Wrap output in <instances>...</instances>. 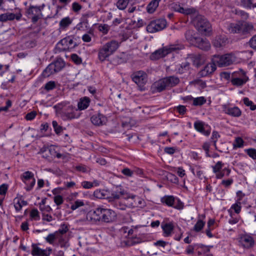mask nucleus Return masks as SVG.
Listing matches in <instances>:
<instances>
[{
    "instance_id": "1",
    "label": "nucleus",
    "mask_w": 256,
    "mask_h": 256,
    "mask_svg": "<svg viewBox=\"0 0 256 256\" xmlns=\"http://www.w3.org/2000/svg\"><path fill=\"white\" fill-rule=\"evenodd\" d=\"M116 218V213L112 210L98 206L90 210L86 214V219L94 224L110 223Z\"/></svg>"
},
{
    "instance_id": "2",
    "label": "nucleus",
    "mask_w": 256,
    "mask_h": 256,
    "mask_svg": "<svg viewBox=\"0 0 256 256\" xmlns=\"http://www.w3.org/2000/svg\"><path fill=\"white\" fill-rule=\"evenodd\" d=\"M56 112H59L64 120L78 118L80 116L79 110L70 104L59 103L54 106Z\"/></svg>"
},
{
    "instance_id": "3",
    "label": "nucleus",
    "mask_w": 256,
    "mask_h": 256,
    "mask_svg": "<svg viewBox=\"0 0 256 256\" xmlns=\"http://www.w3.org/2000/svg\"><path fill=\"white\" fill-rule=\"evenodd\" d=\"M227 30L230 34H238L242 36L250 34L255 31L252 23L238 21L236 23H230L227 26Z\"/></svg>"
},
{
    "instance_id": "4",
    "label": "nucleus",
    "mask_w": 256,
    "mask_h": 256,
    "mask_svg": "<svg viewBox=\"0 0 256 256\" xmlns=\"http://www.w3.org/2000/svg\"><path fill=\"white\" fill-rule=\"evenodd\" d=\"M184 48V46L180 44H170L152 52L150 56L152 60H157L162 58L174 52H178Z\"/></svg>"
},
{
    "instance_id": "5",
    "label": "nucleus",
    "mask_w": 256,
    "mask_h": 256,
    "mask_svg": "<svg viewBox=\"0 0 256 256\" xmlns=\"http://www.w3.org/2000/svg\"><path fill=\"white\" fill-rule=\"evenodd\" d=\"M212 64H232L240 63L239 58L232 52L222 55L214 54L211 58Z\"/></svg>"
},
{
    "instance_id": "6",
    "label": "nucleus",
    "mask_w": 256,
    "mask_h": 256,
    "mask_svg": "<svg viewBox=\"0 0 256 256\" xmlns=\"http://www.w3.org/2000/svg\"><path fill=\"white\" fill-rule=\"evenodd\" d=\"M119 47V43L116 40H112L106 42L100 50L98 58L103 62L110 55L112 54Z\"/></svg>"
},
{
    "instance_id": "7",
    "label": "nucleus",
    "mask_w": 256,
    "mask_h": 256,
    "mask_svg": "<svg viewBox=\"0 0 256 256\" xmlns=\"http://www.w3.org/2000/svg\"><path fill=\"white\" fill-rule=\"evenodd\" d=\"M192 22L196 28L202 34H206L211 32V24L204 16L198 14L193 18Z\"/></svg>"
},
{
    "instance_id": "8",
    "label": "nucleus",
    "mask_w": 256,
    "mask_h": 256,
    "mask_svg": "<svg viewBox=\"0 0 256 256\" xmlns=\"http://www.w3.org/2000/svg\"><path fill=\"white\" fill-rule=\"evenodd\" d=\"M160 202L164 205L172 207L177 210H182L184 208L183 203L173 196L166 195L160 198Z\"/></svg>"
},
{
    "instance_id": "9",
    "label": "nucleus",
    "mask_w": 256,
    "mask_h": 256,
    "mask_svg": "<svg viewBox=\"0 0 256 256\" xmlns=\"http://www.w3.org/2000/svg\"><path fill=\"white\" fill-rule=\"evenodd\" d=\"M248 80V78L246 75V73L242 70L240 72H235L232 74L230 82L236 86H242Z\"/></svg>"
},
{
    "instance_id": "10",
    "label": "nucleus",
    "mask_w": 256,
    "mask_h": 256,
    "mask_svg": "<svg viewBox=\"0 0 256 256\" xmlns=\"http://www.w3.org/2000/svg\"><path fill=\"white\" fill-rule=\"evenodd\" d=\"M132 80L140 88L141 91L144 90V85L147 82L148 76L144 71L140 70L134 72L131 76Z\"/></svg>"
},
{
    "instance_id": "11",
    "label": "nucleus",
    "mask_w": 256,
    "mask_h": 256,
    "mask_svg": "<svg viewBox=\"0 0 256 256\" xmlns=\"http://www.w3.org/2000/svg\"><path fill=\"white\" fill-rule=\"evenodd\" d=\"M167 22L164 18H159L151 21L146 26L147 31L150 33L155 32L165 28Z\"/></svg>"
},
{
    "instance_id": "12",
    "label": "nucleus",
    "mask_w": 256,
    "mask_h": 256,
    "mask_svg": "<svg viewBox=\"0 0 256 256\" xmlns=\"http://www.w3.org/2000/svg\"><path fill=\"white\" fill-rule=\"evenodd\" d=\"M77 46L76 42L70 37L68 36L61 40L56 45V49L59 52L70 50Z\"/></svg>"
},
{
    "instance_id": "13",
    "label": "nucleus",
    "mask_w": 256,
    "mask_h": 256,
    "mask_svg": "<svg viewBox=\"0 0 256 256\" xmlns=\"http://www.w3.org/2000/svg\"><path fill=\"white\" fill-rule=\"evenodd\" d=\"M224 166V163L222 161H218L214 166H212V172L216 174V178L217 179H221L224 176H229L231 170L228 168H224L222 169Z\"/></svg>"
},
{
    "instance_id": "14",
    "label": "nucleus",
    "mask_w": 256,
    "mask_h": 256,
    "mask_svg": "<svg viewBox=\"0 0 256 256\" xmlns=\"http://www.w3.org/2000/svg\"><path fill=\"white\" fill-rule=\"evenodd\" d=\"M221 106L222 111L232 117L239 118L242 116V112L238 106H233L230 103L222 104Z\"/></svg>"
},
{
    "instance_id": "15",
    "label": "nucleus",
    "mask_w": 256,
    "mask_h": 256,
    "mask_svg": "<svg viewBox=\"0 0 256 256\" xmlns=\"http://www.w3.org/2000/svg\"><path fill=\"white\" fill-rule=\"evenodd\" d=\"M20 179L26 184V191L31 190L36 184V180L34 174L30 171H26L20 176Z\"/></svg>"
},
{
    "instance_id": "16",
    "label": "nucleus",
    "mask_w": 256,
    "mask_h": 256,
    "mask_svg": "<svg viewBox=\"0 0 256 256\" xmlns=\"http://www.w3.org/2000/svg\"><path fill=\"white\" fill-rule=\"evenodd\" d=\"M40 243H32V244L31 254L32 256H50L52 253V249L48 247L46 249L40 248Z\"/></svg>"
},
{
    "instance_id": "17",
    "label": "nucleus",
    "mask_w": 256,
    "mask_h": 256,
    "mask_svg": "<svg viewBox=\"0 0 256 256\" xmlns=\"http://www.w3.org/2000/svg\"><path fill=\"white\" fill-rule=\"evenodd\" d=\"M134 198H136V196L134 195H132L127 198H122L120 199H117L114 200L112 202V205L117 209L125 210L128 207L130 208V206H134V204H129L128 202V201L130 200H133Z\"/></svg>"
},
{
    "instance_id": "18",
    "label": "nucleus",
    "mask_w": 256,
    "mask_h": 256,
    "mask_svg": "<svg viewBox=\"0 0 256 256\" xmlns=\"http://www.w3.org/2000/svg\"><path fill=\"white\" fill-rule=\"evenodd\" d=\"M194 129L200 134L208 136L210 134V129L208 125L200 120H197L194 122Z\"/></svg>"
},
{
    "instance_id": "19",
    "label": "nucleus",
    "mask_w": 256,
    "mask_h": 256,
    "mask_svg": "<svg viewBox=\"0 0 256 256\" xmlns=\"http://www.w3.org/2000/svg\"><path fill=\"white\" fill-rule=\"evenodd\" d=\"M205 60L204 56L200 54H188L186 58V64H202L205 62Z\"/></svg>"
},
{
    "instance_id": "20",
    "label": "nucleus",
    "mask_w": 256,
    "mask_h": 256,
    "mask_svg": "<svg viewBox=\"0 0 256 256\" xmlns=\"http://www.w3.org/2000/svg\"><path fill=\"white\" fill-rule=\"evenodd\" d=\"M65 65H48L43 71L42 74L45 77H48L50 75L61 70Z\"/></svg>"
},
{
    "instance_id": "21",
    "label": "nucleus",
    "mask_w": 256,
    "mask_h": 256,
    "mask_svg": "<svg viewBox=\"0 0 256 256\" xmlns=\"http://www.w3.org/2000/svg\"><path fill=\"white\" fill-rule=\"evenodd\" d=\"M239 242L242 246L246 248H251L254 244V238L248 234L242 235L240 238Z\"/></svg>"
},
{
    "instance_id": "22",
    "label": "nucleus",
    "mask_w": 256,
    "mask_h": 256,
    "mask_svg": "<svg viewBox=\"0 0 256 256\" xmlns=\"http://www.w3.org/2000/svg\"><path fill=\"white\" fill-rule=\"evenodd\" d=\"M174 8L176 12L186 16L190 15L195 17L198 14V10L194 8H183L178 5L176 6Z\"/></svg>"
},
{
    "instance_id": "23",
    "label": "nucleus",
    "mask_w": 256,
    "mask_h": 256,
    "mask_svg": "<svg viewBox=\"0 0 256 256\" xmlns=\"http://www.w3.org/2000/svg\"><path fill=\"white\" fill-rule=\"evenodd\" d=\"M90 120L94 125L100 126L106 124L107 118L104 114L98 113L93 115L91 117Z\"/></svg>"
},
{
    "instance_id": "24",
    "label": "nucleus",
    "mask_w": 256,
    "mask_h": 256,
    "mask_svg": "<svg viewBox=\"0 0 256 256\" xmlns=\"http://www.w3.org/2000/svg\"><path fill=\"white\" fill-rule=\"evenodd\" d=\"M161 227L164 237L170 236L174 230V224L172 222H162Z\"/></svg>"
},
{
    "instance_id": "25",
    "label": "nucleus",
    "mask_w": 256,
    "mask_h": 256,
    "mask_svg": "<svg viewBox=\"0 0 256 256\" xmlns=\"http://www.w3.org/2000/svg\"><path fill=\"white\" fill-rule=\"evenodd\" d=\"M199 48L204 50H208L210 48V42L206 38H197L196 42L193 44Z\"/></svg>"
},
{
    "instance_id": "26",
    "label": "nucleus",
    "mask_w": 256,
    "mask_h": 256,
    "mask_svg": "<svg viewBox=\"0 0 256 256\" xmlns=\"http://www.w3.org/2000/svg\"><path fill=\"white\" fill-rule=\"evenodd\" d=\"M22 16V14L20 13L16 14L14 13L6 12L0 15V22H6L8 20H13L14 19L19 20Z\"/></svg>"
},
{
    "instance_id": "27",
    "label": "nucleus",
    "mask_w": 256,
    "mask_h": 256,
    "mask_svg": "<svg viewBox=\"0 0 256 256\" xmlns=\"http://www.w3.org/2000/svg\"><path fill=\"white\" fill-rule=\"evenodd\" d=\"M216 69V65H205L203 69L199 72L201 77H205L212 74Z\"/></svg>"
},
{
    "instance_id": "28",
    "label": "nucleus",
    "mask_w": 256,
    "mask_h": 256,
    "mask_svg": "<svg viewBox=\"0 0 256 256\" xmlns=\"http://www.w3.org/2000/svg\"><path fill=\"white\" fill-rule=\"evenodd\" d=\"M201 166L196 164L190 166V170L194 176H196L198 178L202 180L204 178V171Z\"/></svg>"
},
{
    "instance_id": "29",
    "label": "nucleus",
    "mask_w": 256,
    "mask_h": 256,
    "mask_svg": "<svg viewBox=\"0 0 256 256\" xmlns=\"http://www.w3.org/2000/svg\"><path fill=\"white\" fill-rule=\"evenodd\" d=\"M68 246V238L66 235H57L56 246L67 248Z\"/></svg>"
},
{
    "instance_id": "30",
    "label": "nucleus",
    "mask_w": 256,
    "mask_h": 256,
    "mask_svg": "<svg viewBox=\"0 0 256 256\" xmlns=\"http://www.w3.org/2000/svg\"><path fill=\"white\" fill-rule=\"evenodd\" d=\"M90 102V98L87 96L80 98L78 104V110L80 111L86 109L89 106Z\"/></svg>"
},
{
    "instance_id": "31",
    "label": "nucleus",
    "mask_w": 256,
    "mask_h": 256,
    "mask_svg": "<svg viewBox=\"0 0 256 256\" xmlns=\"http://www.w3.org/2000/svg\"><path fill=\"white\" fill-rule=\"evenodd\" d=\"M154 86L158 92H162L168 88L165 78L155 82Z\"/></svg>"
},
{
    "instance_id": "32",
    "label": "nucleus",
    "mask_w": 256,
    "mask_h": 256,
    "mask_svg": "<svg viewBox=\"0 0 256 256\" xmlns=\"http://www.w3.org/2000/svg\"><path fill=\"white\" fill-rule=\"evenodd\" d=\"M108 191L105 190L97 189L94 192V196L98 199L108 198Z\"/></svg>"
},
{
    "instance_id": "33",
    "label": "nucleus",
    "mask_w": 256,
    "mask_h": 256,
    "mask_svg": "<svg viewBox=\"0 0 256 256\" xmlns=\"http://www.w3.org/2000/svg\"><path fill=\"white\" fill-rule=\"evenodd\" d=\"M161 0H152L146 7L147 12L149 14L154 13L159 5Z\"/></svg>"
},
{
    "instance_id": "34",
    "label": "nucleus",
    "mask_w": 256,
    "mask_h": 256,
    "mask_svg": "<svg viewBox=\"0 0 256 256\" xmlns=\"http://www.w3.org/2000/svg\"><path fill=\"white\" fill-rule=\"evenodd\" d=\"M165 78L166 82L168 88L174 87L177 85L180 82L179 78L176 76H170L166 77Z\"/></svg>"
},
{
    "instance_id": "35",
    "label": "nucleus",
    "mask_w": 256,
    "mask_h": 256,
    "mask_svg": "<svg viewBox=\"0 0 256 256\" xmlns=\"http://www.w3.org/2000/svg\"><path fill=\"white\" fill-rule=\"evenodd\" d=\"M42 8L40 6H30L27 10V13L28 15H36L42 14Z\"/></svg>"
},
{
    "instance_id": "36",
    "label": "nucleus",
    "mask_w": 256,
    "mask_h": 256,
    "mask_svg": "<svg viewBox=\"0 0 256 256\" xmlns=\"http://www.w3.org/2000/svg\"><path fill=\"white\" fill-rule=\"evenodd\" d=\"M226 39L224 37L217 36L214 41V46L216 48H220L225 46Z\"/></svg>"
},
{
    "instance_id": "37",
    "label": "nucleus",
    "mask_w": 256,
    "mask_h": 256,
    "mask_svg": "<svg viewBox=\"0 0 256 256\" xmlns=\"http://www.w3.org/2000/svg\"><path fill=\"white\" fill-rule=\"evenodd\" d=\"M57 234L54 232L48 234L46 237L45 240L48 243L56 246V242Z\"/></svg>"
},
{
    "instance_id": "38",
    "label": "nucleus",
    "mask_w": 256,
    "mask_h": 256,
    "mask_svg": "<svg viewBox=\"0 0 256 256\" xmlns=\"http://www.w3.org/2000/svg\"><path fill=\"white\" fill-rule=\"evenodd\" d=\"M206 222L202 220H198L193 227L192 230L198 232H200L205 226Z\"/></svg>"
},
{
    "instance_id": "39",
    "label": "nucleus",
    "mask_w": 256,
    "mask_h": 256,
    "mask_svg": "<svg viewBox=\"0 0 256 256\" xmlns=\"http://www.w3.org/2000/svg\"><path fill=\"white\" fill-rule=\"evenodd\" d=\"M194 31L192 30H188L185 33V36L186 40L192 44H194L196 40V37L194 36Z\"/></svg>"
},
{
    "instance_id": "40",
    "label": "nucleus",
    "mask_w": 256,
    "mask_h": 256,
    "mask_svg": "<svg viewBox=\"0 0 256 256\" xmlns=\"http://www.w3.org/2000/svg\"><path fill=\"white\" fill-rule=\"evenodd\" d=\"M190 99H193V105L195 106H202L206 102V99L204 96L193 98L190 96Z\"/></svg>"
},
{
    "instance_id": "41",
    "label": "nucleus",
    "mask_w": 256,
    "mask_h": 256,
    "mask_svg": "<svg viewBox=\"0 0 256 256\" xmlns=\"http://www.w3.org/2000/svg\"><path fill=\"white\" fill-rule=\"evenodd\" d=\"M68 230V224H62L60 225V228L55 232L57 235H66V232Z\"/></svg>"
},
{
    "instance_id": "42",
    "label": "nucleus",
    "mask_w": 256,
    "mask_h": 256,
    "mask_svg": "<svg viewBox=\"0 0 256 256\" xmlns=\"http://www.w3.org/2000/svg\"><path fill=\"white\" fill-rule=\"evenodd\" d=\"M244 140L240 137H236L233 143V148L234 149L236 148H240L244 146Z\"/></svg>"
},
{
    "instance_id": "43",
    "label": "nucleus",
    "mask_w": 256,
    "mask_h": 256,
    "mask_svg": "<svg viewBox=\"0 0 256 256\" xmlns=\"http://www.w3.org/2000/svg\"><path fill=\"white\" fill-rule=\"evenodd\" d=\"M30 218L34 220H39L40 218L38 210L36 208L32 209L30 212Z\"/></svg>"
},
{
    "instance_id": "44",
    "label": "nucleus",
    "mask_w": 256,
    "mask_h": 256,
    "mask_svg": "<svg viewBox=\"0 0 256 256\" xmlns=\"http://www.w3.org/2000/svg\"><path fill=\"white\" fill-rule=\"evenodd\" d=\"M243 102L246 106H250V108L252 110H256V104H255L252 101L250 100L248 98H244Z\"/></svg>"
},
{
    "instance_id": "45",
    "label": "nucleus",
    "mask_w": 256,
    "mask_h": 256,
    "mask_svg": "<svg viewBox=\"0 0 256 256\" xmlns=\"http://www.w3.org/2000/svg\"><path fill=\"white\" fill-rule=\"evenodd\" d=\"M130 0H118L116 2V6L119 10H124Z\"/></svg>"
},
{
    "instance_id": "46",
    "label": "nucleus",
    "mask_w": 256,
    "mask_h": 256,
    "mask_svg": "<svg viewBox=\"0 0 256 256\" xmlns=\"http://www.w3.org/2000/svg\"><path fill=\"white\" fill-rule=\"evenodd\" d=\"M241 209V202H236V203L232 205L229 210H234L236 214H238L240 212Z\"/></svg>"
},
{
    "instance_id": "47",
    "label": "nucleus",
    "mask_w": 256,
    "mask_h": 256,
    "mask_svg": "<svg viewBox=\"0 0 256 256\" xmlns=\"http://www.w3.org/2000/svg\"><path fill=\"white\" fill-rule=\"evenodd\" d=\"M52 125L56 134L58 135L60 134L63 130L62 127L58 125L56 120H53L52 122Z\"/></svg>"
},
{
    "instance_id": "48",
    "label": "nucleus",
    "mask_w": 256,
    "mask_h": 256,
    "mask_svg": "<svg viewBox=\"0 0 256 256\" xmlns=\"http://www.w3.org/2000/svg\"><path fill=\"white\" fill-rule=\"evenodd\" d=\"M72 23V20L69 17L62 18L60 22V26L61 28H66Z\"/></svg>"
},
{
    "instance_id": "49",
    "label": "nucleus",
    "mask_w": 256,
    "mask_h": 256,
    "mask_svg": "<svg viewBox=\"0 0 256 256\" xmlns=\"http://www.w3.org/2000/svg\"><path fill=\"white\" fill-rule=\"evenodd\" d=\"M254 2L255 0H240V2L243 6L247 8H254Z\"/></svg>"
},
{
    "instance_id": "50",
    "label": "nucleus",
    "mask_w": 256,
    "mask_h": 256,
    "mask_svg": "<svg viewBox=\"0 0 256 256\" xmlns=\"http://www.w3.org/2000/svg\"><path fill=\"white\" fill-rule=\"evenodd\" d=\"M228 212L230 216L228 220V223L230 224H234L238 223L239 221V218L236 217L234 216V213L230 210H228Z\"/></svg>"
},
{
    "instance_id": "51",
    "label": "nucleus",
    "mask_w": 256,
    "mask_h": 256,
    "mask_svg": "<svg viewBox=\"0 0 256 256\" xmlns=\"http://www.w3.org/2000/svg\"><path fill=\"white\" fill-rule=\"evenodd\" d=\"M82 9V6L78 2H74L72 4V10L74 13L79 14Z\"/></svg>"
},
{
    "instance_id": "52",
    "label": "nucleus",
    "mask_w": 256,
    "mask_h": 256,
    "mask_svg": "<svg viewBox=\"0 0 256 256\" xmlns=\"http://www.w3.org/2000/svg\"><path fill=\"white\" fill-rule=\"evenodd\" d=\"M84 205V202L82 200H78L74 202L70 206V208L72 210H76L80 207Z\"/></svg>"
},
{
    "instance_id": "53",
    "label": "nucleus",
    "mask_w": 256,
    "mask_h": 256,
    "mask_svg": "<svg viewBox=\"0 0 256 256\" xmlns=\"http://www.w3.org/2000/svg\"><path fill=\"white\" fill-rule=\"evenodd\" d=\"M244 152L250 158L254 160H256V149L250 148L246 149Z\"/></svg>"
},
{
    "instance_id": "54",
    "label": "nucleus",
    "mask_w": 256,
    "mask_h": 256,
    "mask_svg": "<svg viewBox=\"0 0 256 256\" xmlns=\"http://www.w3.org/2000/svg\"><path fill=\"white\" fill-rule=\"evenodd\" d=\"M94 16V14L92 12L88 11L86 12L83 14L82 16V20L86 23H88V18L92 17Z\"/></svg>"
},
{
    "instance_id": "55",
    "label": "nucleus",
    "mask_w": 256,
    "mask_h": 256,
    "mask_svg": "<svg viewBox=\"0 0 256 256\" xmlns=\"http://www.w3.org/2000/svg\"><path fill=\"white\" fill-rule=\"evenodd\" d=\"M56 88V83L54 81H50L44 85V89L47 91L54 90Z\"/></svg>"
},
{
    "instance_id": "56",
    "label": "nucleus",
    "mask_w": 256,
    "mask_h": 256,
    "mask_svg": "<svg viewBox=\"0 0 256 256\" xmlns=\"http://www.w3.org/2000/svg\"><path fill=\"white\" fill-rule=\"evenodd\" d=\"M121 172L124 175L128 177H132L134 174L133 170L128 168H126L122 169L121 171Z\"/></svg>"
},
{
    "instance_id": "57",
    "label": "nucleus",
    "mask_w": 256,
    "mask_h": 256,
    "mask_svg": "<svg viewBox=\"0 0 256 256\" xmlns=\"http://www.w3.org/2000/svg\"><path fill=\"white\" fill-rule=\"evenodd\" d=\"M236 14L244 20H247L249 16V15L247 12L242 10H236Z\"/></svg>"
},
{
    "instance_id": "58",
    "label": "nucleus",
    "mask_w": 256,
    "mask_h": 256,
    "mask_svg": "<svg viewBox=\"0 0 256 256\" xmlns=\"http://www.w3.org/2000/svg\"><path fill=\"white\" fill-rule=\"evenodd\" d=\"M98 30L104 34H106L110 30V28L106 24H100L98 26Z\"/></svg>"
},
{
    "instance_id": "59",
    "label": "nucleus",
    "mask_w": 256,
    "mask_h": 256,
    "mask_svg": "<svg viewBox=\"0 0 256 256\" xmlns=\"http://www.w3.org/2000/svg\"><path fill=\"white\" fill-rule=\"evenodd\" d=\"M54 200L57 206H60L64 202V198L60 195H56L54 196Z\"/></svg>"
},
{
    "instance_id": "60",
    "label": "nucleus",
    "mask_w": 256,
    "mask_h": 256,
    "mask_svg": "<svg viewBox=\"0 0 256 256\" xmlns=\"http://www.w3.org/2000/svg\"><path fill=\"white\" fill-rule=\"evenodd\" d=\"M71 59L76 64H80L82 62V58L75 54L71 55Z\"/></svg>"
},
{
    "instance_id": "61",
    "label": "nucleus",
    "mask_w": 256,
    "mask_h": 256,
    "mask_svg": "<svg viewBox=\"0 0 256 256\" xmlns=\"http://www.w3.org/2000/svg\"><path fill=\"white\" fill-rule=\"evenodd\" d=\"M177 150L176 147H166L164 148V152L167 154L172 155L176 152Z\"/></svg>"
},
{
    "instance_id": "62",
    "label": "nucleus",
    "mask_w": 256,
    "mask_h": 256,
    "mask_svg": "<svg viewBox=\"0 0 256 256\" xmlns=\"http://www.w3.org/2000/svg\"><path fill=\"white\" fill-rule=\"evenodd\" d=\"M37 113L35 111H32L28 113L26 116L25 118L27 120H33L36 116Z\"/></svg>"
},
{
    "instance_id": "63",
    "label": "nucleus",
    "mask_w": 256,
    "mask_h": 256,
    "mask_svg": "<svg viewBox=\"0 0 256 256\" xmlns=\"http://www.w3.org/2000/svg\"><path fill=\"white\" fill-rule=\"evenodd\" d=\"M8 184H3L0 186V195L4 196L6 195L8 190Z\"/></svg>"
},
{
    "instance_id": "64",
    "label": "nucleus",
    "mask_w": 256,
    "mask_h": 256,
    "mask_svg": "<svg viewBox=\"0 0 256 256\" xmlns=\"http://www.w3.org/2000/svg\"><path fill=\"white\" fill-rule=\"evenodd\" d=\"M234 180L232 178L228 180H224L222 181L220 184L224 186L225 188H229L233 183Z\"/></svg>"
}]
</instances>
